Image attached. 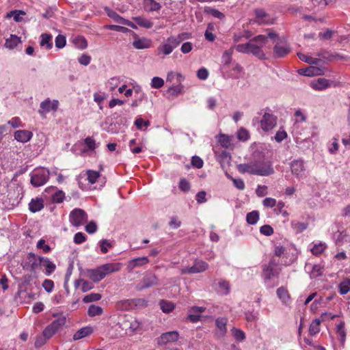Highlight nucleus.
<instances>
[{"instance_id":"473e14b6","label":"nucleus","mask_w":350,"mask_h":350,"mask_svg":"<svg viewBox=\"0 0 350 350\" xmlns=\"http://www.w3.org/2000/svg\"><path fill=\"white\" fill-rule=\"evenodd\" d=\"M40 38V46L45 47L48 50L51 49L53 46L52 36L48 33H42Z\"/></svg>"},{"instance_id":"603ef678","label":"nucleus","mask_w":350,"mask_h":350,"mask_svg":"<svg viewBox=\"0 0 350 350\" xmlns=\"http://www.w3.org/2000/svg\"><path fill=\"white\" fill-rule=\"evenodd\" d=\"M66 323V318L64 317H59L54 320L49 325L53 327L57 332L63 327Z\"/></svg>"},{"instance_id":"c756f323","label":"nucleus","mask_w":350,"mask_h":350,"mask_svg":"<svg viewBox=\"0 0 350 350\" xmlns=\"http://www.w3.org/2000/svg\"><path fill=\"white\" fill-rule=\"evenodd\" d=\"M83 144L85 147L81 150V153L94 151L97 147L95 140L91 137H86L84 139Z\"/></svg>"},{"instance_id":"6e6552de","label":"nucleus","mask_w":350,"mask_h":350,"mask_svg":"<svg viewBox=\"0 0 350 350\" xmlns=\"http://www.w3.org/2000/svg\"><path fill=\"white\" fill-rule=\"evenodd\" d=\"M260 127L264 131L273 129L277 124V118L273 114L265 113L260 120Z\"/></svg>"},{"instance_id":"4d7b16f0","label":"nucleus","mask_w":350,"mask_h":350,"mask_svg":"<svg viewBox=\"0 0 350 350\" xmlns=\"http://www.w3.org/2000/svg\"><path fill=\"white\" fill-rule=\"evenodd\" d=\"M227 176L228 178H230L232 181L234 186L237 189H238L239 190H243L245 189V183L243 179L234 178L229 175H228Z\"/></svg>"},{"instance_id":"864d4df0","label":"nucleus","mask_w":350,"mask_h":350,"mask_svg":"<svg viewBox=\"0 0 350 350\" xmlns=\"http://www.w3.org/2000/svg\"><path fill=\"white\" fill-rule=\"evenodd\" d=\"M297 55L301 61L308 63L310 64H317L319 62L318 59L310 57L301 53H297Z\"/></svg>"},{"instance_id":"72a5a7b5","label":"nucleus","mask_w":350,"mask_h":350,"mask_svg":"<svg viewBox=\"0 0 350 350\" xmlns=\"http://www.w3.org/2000/svg\"><path fill=\"white\" fill-rule=\"evenodd\" d=\"M133 20L140 27L146 29H150L153 26V23L143 16L133 17Z\"/></svg>"},{"instance_id":"79ce46f5","label":"nucleus","mask_w":350,"mask_h":350,"mask_svg":"<svg viewBox=\"0 0 350 350\" xmlns=\"http://www.w3.org/2000/svg\"><path fill=\"white\" fill-rule=\"evenodd\" d=\"M259 220V212L258 211H253L246 215V221L250 225L256 224Z\"/></svg>"},{"instance_id":"de8ad7c7","label":"nucleus","mask_w":350,"mask_h":350,"mask_svg":"<svg viewBox=\"0 0 350 350\" xmlns=\"http://www.w3.org/2000/svg\"><path fill=\"white\" fill-rule=\"evenodd\" d=\"M159 306L161 310L165 313H169L174 309V304L165 300H161L159 302Z\"/></svg>"},{"instance_id":"a18cd8bd","label":"nucleus","mask_w":350,"mask_h":350,"mask_svg":"<svg viewBox=\"0 0 350 350\" xmlns=\"http://www.w3.org/2000/svg\"><path fill=\"white\" fill-rule=\"evenodd\" d=\"M291 227L296 233H300L307 228L308 224L298 221H292Z\"/></svg>"},{"instance_id":"ea45409f","label":"nucleus","mask_w":350,"mask_h":350,"mask_svg":"<svg viewBox=\"0 0 350 350\" xmlns=\"http://www.w3.org/2000/svg\"><path fill=\"white\" fill-rule=\"evenodd\" d=\"M232 72L230 77L234 79H239L243 73V68L237 62L232 63Z\"/></svg>"},{"instance_id":"f3484780","label":"nucleus","mask_w":350,"mask_h":350,"mask_svg":"<svg viewBox=\"0 0 350 350\" xmlns=\"http://www.w3.org/2000/svg\"><path fill=\"white\" fill-rule=\"evenodd\" d=\"M87 276L94 282H98L105 278L100 266L96 269H88L87 271Z\"/></svg>"},{"instance_id":"4468645a","label":"nucleus","mask_w":350,"mask_h":350,"mask_svg":"<svg viewBox=\"0 0 350 350\" xmlns=\"http://www.w3.org/2000/svg\"><path fill=\"white\" fill-rule=\"evenodd\" d=\"M158 284V279L157 276L151 273H146L142 279L140 283L138 284L139 289H144L155 286Z\"/></svg>"},{"instance_id":"a878e982","label":"nucleus","mask_w":350,"mask_h":350,"mask_svg":"<svg viewBox=\"0 0 350 350\" xmlns=\"http://www.w3.org/2000/svg\"><path fill=\"white\" fill-rule=\"evenodd\" d=\"M276 293L278 297L281 300V301L284 304L288 305L290 304L291 297L286 288H285L283 286H281L277 289Z\"/></svg>"},{"instance_id":"4be33fe9","label":"nucleus","mask_w":350,"mask_h":350,"mask_svg":"<svg viewBox=\"0 0 350 350\" xmlns=\"http://www.w3.org/2000/svg\"><path fill=\"white\" fill-rule=\"evenodd\" d=\"M329 81L325 78H319L310 82L311 88L319 91L323 90L329 87Z\"/></svg>"},{"instance_id":"f8f14e48","label":"nucleus","mask_w":350,"mask_h":350,"mask_svg":"<svg viewBox=\"0 0 350 350\" xmlns=\"http://www.w3.org/2000/svg\"><path fill=\"white\" fill-rule=\"evenodd\" d=\"M134 40L133 46L136 49H146L151 47L152 42L150 38L139 37L135 33L133 32Z\"/></svg>"},{"instance_id":"680f3d73","label":"nucleus","mask_w":350,"mask_h":350,"mask_svg":"<svg viewBox=\"0 0 350 350\" xmlns=\"http://www.w3.org/2000/svg\"><path fill=\"white\" fill-rule=\"evenodd\" d=\"M135 125L136 126L137 129L139 130H142L143 127H148L150 126V123L148 120L144 121L141 118H138L135 120L134 122Z\"/></svg>"},{"instance_id":"9d476101","label":"nucleus","mask_w":350,"mask_h":350,"mask_svg":"<svg viewBox=\"0 0 350 350\" xmlns=\"http://www.w3.org/2000/svg\"><path fill=\"white\" fill-rule=\"evenodd\" d=\"M42 257L37 256L34 253L30 252L27 255V262H25L23 268L29 269L31 271L35 272L41 266Z\"/></svg>"},{"instance_id":"20e7f679","label":"nucleus","mask_w":350,"mask_h":350,"mask_svg":"<svg viewBox=\"0 0 350 350\" xmlns=\"http://www.w3.org/2000/svg\"><path fill=\"white\" fill-rule=\"evenodd\" d=\"M69 220L72 226L79 227L87 222L88 215L81 208H75L70 213Z\"/></svg>"},{"instance_id":"b1692460","label":"nucleus","mask_w":350,"mask_h":350,"mask_svg":"<svg viewBox=\"0 0 350 350\" xmlns=\"http://www.w3.org/2000/svg\"><path fill=\"white\" fill-rule=\"evenodd\" d=\"M44 208V200L42 198H33L29 203V209L31 213H36Z\"/></svg>"},{"instance_id":"7c9ffc66","label":"nucleus","mask_w":350,"mask_h":350,"mask_svg":"<svg viewBox=\"0 0 350 350\" xmlns=\"http://www.w3.org/2000/svg\"><path fill=\"white\" fill-rule=\"evenodd\" d=\"M217 139L219 144L225 148H228L232 146V137L228 135L219 134L217 136Z\"/></svg>"},{"instance_id":"a211bd4d","label":"nucleus","mask_w":350,"mask_h":350,"mask_svg":"<svg viewBox=\"0 0 350 350\" xmlns=\"http://www.w3.org/2000/svg\"><path fill=\"white\" fill-rule=\"evenodd\" d=\"M205 311V308L200 306H193L189 309L187 319L193 323L198 321L201 314Z\"/></svg>"},{"instance_id":"58836bf2","label":"nucleus","mask_w":350,"mask_h":350,"mask_svg":"<svg viewBox=\"0 0 350 350\" xmlns=\"http://www.w3.org/2000/svg\"><path fill=\"white\" fill-rule=\"evenodd\" d=\"M338 291L340 295H346L350 291V278H346L338 284Z\"/></svg>"},{"instance_id":"3c124183","label":"nucleus","mask_w":350,"mask_h":350,"mask_svg":"<svg viewBox=\"0 0 350 350\" xmlns=\"http://www.w3.org/2000/svg\"><path fill=\"white\" fill-rule=\"evenodd\" d=\"M205 12L212 15L213 17L219 18L220 20H223L225 18L224 14L215 8H206L205 9Z\"/></svg>"},{"instance_id":"0eeeda50","label":"nucleus","mask_w":350,"mask_h":350,"mask_svg":"<svg viewBox=\"0 0 350 350\" xmlns=\"http://www.w3.org/2000/svg\"><path fill=\"white\" fill-rule=\"evenodd\" d=\"M256 22L258 24L271 25L274 23V18L270 16L264 9L256 8L254 11Z\"/></svg>"},{"instance_id":"393cba45","label":"nucleus","mask_w":350,"mask_h":350,"mask_svg":"<svg viewBox=\"0 0 350 350\" xmlns=\"http://www.w3.org/2000/svg\"><path fill=\"white\" fill-rule=\"evenodd\" d=\"M32 136V133L26 130H19L14 133L15 139L23 143L29 141Z\"/></svg>"},{"instance_id":"052dcab7","label":"nucleus","mask_w":350,"mask_h":350,"mask_svg":"<svg viewBox=\"0 0 350 350\" xmlns=\"http://www.w3.org/2000/svg\"><path fill=\"white\" fill-rule=\"evenodd\" d=\"M237 138L241 141H247L250 138L248 131L244 128H241L237 132Z\"/></svg>"},{"instance_id":"5fc2aeb1","label":"nucleus","mask_w":350,"mask_h":350,"mask_svg":"<svg viewBox=\"0 0 350 350\" xmlns=\"http://www.w3.org/2000/svg\"><path fill=\"white\" fill-rule=\"evenodd\" d=\"M346 237L347 232L345 230H338L334 234V239L337 244L342 243Z\"/></svg>"},{"instance_id":"69168bd1","label":"nucleus","mask_w":350,"mask_h":350,"mask_svg":"<svg viewBox=\"0 0 350 350\" xmlns=\"http://www.w3.org/2000/svg\"><path fill=\"white\" fill-rule=\"evenodd\" d=\"M65 198V193L62 191H57L52 196V200L56 203L63 202Z\"/></svg>"},{"instance_id":"37998d69","label":"nucleus","mask_w":350,"mask_h":350,"mask_svg":"<svg viewBox=\"0 0 350 350\" xmlns=\"http://www.w3.org/2000/svg\"><path fill=\"white\" fill-rule=\"evenodd\" d=\"M86 175L88 182L92 185L94 184L97 181L98 178L100 176V173L97 171L88 170L86 171Z\"/></svg>"},{"instance_id":"e433bc0d","label":"nucleus","mask_w":350,"mask_h":350,"mask_svg":"<svg viewBox=\"0 0 350 350\" xmlns=\"http://www.w3.org/2000/svg\"><path fill=\"white\" fill-rule=\"evenodd\" d=\"M21 38L15 35H11L9 38L6 39L5 46L9 49H13L21 43Z\"/></svg>"},{"instance_id":"6ab92c4d","label":"nucleus","mask_w":350,"mask_h":350,"mask_svg":"<svg viewBox=\"0 0 350 350\" xmlns=\"http://www.w3.org/2000/svg\"><path fill=\"white\" fill-rule=\"evenodd\" d=\"M149 262L148 257L143 256L133 258L128 262L127 269L129 272L132 271L135 268L142 267Z\"/></svg>"},{"instance_id":"e2e57ef3","label":"nucleus","mask_w":350,"mask_h":350,"mask_svg":"<svg viewBox=\"0 0 350 350\" xmlns=\"http://www.w3.org/2000/svg\"><path fill=\"white\" fill-rule=\"evenodd\" d=\"M55 46L58 49H62L63 47H64V46L66 45V38L63 35H58L56 38H55Z\"/></svg>"},{"instance_id":"c9c22d12","label":"nucleus","mask_w":350,"mask_h":350,"mask_svg":"<svg viewBox=\"0 0 350 350\" xmlns=\"http://www.w3.org/2000/svg\"><path fill=\"white\" fill-rule=\"evenodd\" d=\"M144 8L149 12L158 11L161 8L159 3L154 0H144Z\"/></svg>"},{"instance_id":"13d9d810","label":"nucleus","mask_w":350,"mask_h":350,"mask_svg":"<svg viewBox=\"0 0 350 350\" xmlns=\"http://www.w3.org/2000/svg\"><path fill=\"white\" fill-rule=\"evenodd\" d=\"M99 244H100V251L103 254H106L108 252L109 249L113 247L111 243H110L107 239L100 240L99 242Z\"/></svg>"},{"instance_id":"774afa93","label":"nucleus","mask_w":350,"mask_h":350,"mask_svg":"<svg viewBox=\"0 0 350 350\" xmlns=\"http://www.w3.org/2000/svg\"><path fill=\"white\" fill-rule=\"evenodd\" d=\"M56 332L57 331L50 325L46 326L42 332L43 335L49 339H50Z\"/></svg>"},{"instance_id":"5701e85b","label":"nucleus","mask_w":350,"mask_h":350,"mask_svg":"<svg viewBox=\"0 0 350 350\" xmlns=\"http://www.w3.org/2000/svg\"><path fill=\"white\" fill-rule=\"evenodd\" d=\"M236 45L237 44L233 45L230 49H228V50H226L223 53V54L221 55V64H222L223 66H228L232 63V55H233L234 50L235 49Z\"/></svg>"},{"instance_id":"2f4dec72","label":"nucleus","mask_w":350,"mask_h":350,"mask_svg":"<svg viewBox=\"0 0 350 350\" xmlns=\"http://www.w3.org/2000/svg\"><path fill=\"white\" fill-rule=\"evenodd\" d=\"M230 284L228 282L219 280L217 282V291L221 295H228L230 292Z\"/></svg>"},{"instance_id":"7ed1b4c3","label":"nucleus","mask_w":350,"mask_h":350,"mask_svg":"<svg viewBox=\"0 0 350 350\" xmlns=\"http://www.w3.org/2000/svg\"><path fill=\"white\" fill-rule=\"evenodd\" d=\"M49 171L44 167L36 168L31 172V183L34 187H40L44 185L49 178Z\"/></svg>"},{"instance_id":"49530a36","label":"nucleus","mask_w":350,"mask_h":350,"mask_svg":"<svg viewBox=\"0 0 350 350\" xmlns=\"http://www.w3.org/2000/svg\"><path fill=\"white\" fill-rule=\"evenodd\" d=\"M228 322V319L224 317L218 318L215 321V324L217 327L221 331V334L224 335L226 334L227 331L226 324Z\"/></svg>"},{"instance_id":"bb28decb","label":"nucleus","mask_w":350,"mask_h":350,"mask_svg":"<svg viewBox=\"0 0 350 350\" xmlns=\"http://www.w3.org/2000/svg\"><path fill=\"white\" fill-rule=\"evenodd\" d=\"M93 332V329L90 326L83 327L77 330L73 335V340H78L90 336Z\"/></svg>"},{"instance_id":"f704fd0d","label":"nucleus","mask_w":350,"mask_h":350,"mask_svg":"<svg viewBox=\"0 0 350 350\" xmlns=\"http://www.w3.org/2000/svg\"><path fill=\"white\" fill-rule=\"evenodd\" d=\"M42 266L45 267V273L47 275H51L56 268V265L47 258L42 257Z\"/></svg>"},{"instance_id":"f257e3e1","label":"nucleus","mask_w":350,"mask_h":350,"mask_svg":"<svg viewBox=\"0 0 350 350\" xmlns=\"http://www.w3.org/2000/svg\"><path fill=\"white\" fill-rule=\"evenodd\" d=\"M268 42V37L258 35L246 43L237 44L235 50L241 53L252 54L260 59H266L265 51L267 49H270V46H267Z\"/></svg>"},{"instance_id":"cd10ccee","label":"nucleus","mask_w":350,"mask_h":350,"mask_svg":"<svg viewBox=\"0 0 350 350\" xmlns=\"http://www.w3.org/2000/svg\"><path fill=\"white\" fill-rule=\"evenodd\" d=\"M299 74L307 77H312L320 75L321 70L315 66H309L306 68H301L298 70Z\"/></svg>"},{"instance_id":"6e6d98bb","label":"nucleus","mask_w":350,"mask_h":350,"mask_svg":"<svg viewBox=\"0 0 350 350\" xmlns=\"http://www.w3.org/2000/svg\"><path fill=\"white\" fill-rule=\"evenodd\" d=\"M101 295L99 293H90L85 296L83 299V302L90 303L92 301H98L101 299Z\"/></svg>"},{"instance_id":"aec40b11","label":"nucleus","mask_w":350,"mask_h":350,"mask_svg":"<svg viewBox=\"0 0 350 350\" xmlns=\"http://www.w3.org/2000/svg\"><path fill=\"white\" fill-rule=\"evenodd\" d=\"M101 269L105 273V276L115 272L119 271L122 267L120 262H110L100 265Z\"/></svg>"},{"instance_id":"0e129e2a","label":"nucleus","mask_w":350,"mask_h":350,"mask_svg":"<svg viewBox=\"0 0 350 350\" xmlns=\"http://www.w3.org/2000/svg\"><path fill=\"white\" fill-rule=\"evenodd\" d=\"M75 44L80 49H84L88 46V42L83 37L77 38L75 40Z\"/></svg>"},{"instance_id":"4c0bfd02","label":"nucleus","mask_w":350,"mask_h":350,"mask_svg":"<svg viewBox=\"0 0 350 350\" xmlns=\"http://www.w3.org/2000/svg\"><path fill=\"white\" fill-rule=\"evenodd\" d=\"M130 150L133 154H137L144 151V147L141 143H137V139H132L129 142Z\"/></svg>"},{"instance_id":"f03ea898","label":"nucleus","mask_w":350,"mask_h":350,"mask_svg":"<svg viewBox=\"0 0 350 350\" xmlns=\"http://www.w3.org/2000/svg\"><path fill=\"white\" fill-rule=\"evenodd\" d=\"M180 44V40L176 36H172L165 39L157 47V55L161 58L171 54L173 51Z\"/></svg>"},{"instance_id":"a19ab883","label":"nucleus","mask_w":350,"mask_h":350,"mask_svg":"<svg viewBox=\"0 0 350 350\" xmlns=\"http://www.w3.org/2000/svg\"><path fill=\"white\" fill-rule=\"evenodd\" d=\"M326 248V243L319 242L314 244L313 247L310 249V251L314 255L317 256L322 254Z\"/></svg>"},{"instance_id":"9b49d317","label":"nucleus","mask_w":350,"mask_h":350,"mask_svg":"<svg viewBox=\"0 0 350 350\" xmlns=\"http://www.w3.org/2000/svg\"><path fill=\"white\" fill-rule=\"evenodd\" d=\"M179 338V333L177 331L167 332L162 334L157 338V343L162 346L167 343L176 342Z\"/></svg>"},{"instance_id":"dca6fc26","label":"nucleus","mask_w":350,"mask_h":350,"mask_svg":"<svg viewBox=\"0 0 350 350\" xmlns=\"http://www.w3.org/2000/svg\"><path fill=\"white\" fill-rule=\"evenodd\" d=\"M237 170L240 173H248L253 175L260 174V171L256 170L255 161L247 163H242L237 165Z\"/></svg>"},{"instance_id":"338daca9","label":"nucleus","mask_w":350,"mask_h":350,"mask_svg":"<svg viewBox=\"0 0 350 350\" xmlns=\"http://www.w3.org/2000/svg\"><path fill=\"white\" fill-rule=\"evenodd\" d=\"M232 334H233L234 337L237 340L242 341L245 338V333L242 330H241L239 329L233 328L232 329Z\"/></svg>"},{"instance_id":"ddd939ff","label":"nucleus","mask_w":350,"mask_h":350,"mask_svg":"<svg viewBox=\"0 0 350 350\" xmlns=\"http://www.w3.org/2000/svg\"><path fill=\"white\" fill-rule=\"evenodd\" d=\"M291 169L292 174L297 178H302L306 170L304 161L301 159L293 160L291 163Z\"/></svg>"},{"instance_id":"412c9836","label":"nucleus","mask_w":350,"mask_h":350,"mask_svg":"<svg viewBox=\"0 0 350 350\" xmlns=\"http://www.w3.org/2000/svg\"><path fill=\"white\" fill-rule=\"evenodd\" d=\"M273 262L271 261L268 265H264L262 267V277L265 280H270L272 277L279 274V271L273 268Z\"/></svg>"},{"instance_id":"09e8293b","label":"nucleus","mask_w":350,"mask_h":350,"mask_svg":"<svg viewBox=\"0 0 350 350\" xmlns=\"http://www.w3.org/2000/svg\"><path fill=\"white\" fill-rule=\"evenodd\" d=\"M320 324L321 321L318 319L312 321L309 327V333L310 335H315L320 332Z\"/></svg>"},{"instance_id":"39448f33","label":"nucleus","mask_w":350,"mask_h":350,"mask_svg":"<svg viewBox=\"0 0 350 350\" xmlns=\"http://www.w3.org/2000/svg\"><path fill=\"white\" fill-rule=\"evenodd\" d=\"M256 170L260 171V174L257 176H267L274 173V170L271 161L265 160L255 161Z\"/></svg>"},{"instance_id":"423d86ee","label":"nucleus","mask_w":350,"mask_h":350,"mask_svg":"<svg viewBox=\"0 0 350 350\" xmlns=\"http://www.w3.org/2000/svg\"><path fill=\"white\" fill-rule=\"evenodd\" d=\"M58 106L59 102L57 100H51L49 98H46L41 102L38 113L42 116H44L51 111H56L58 109Z\"/></svg>"},{"instance_id":"c03bdc74","label":"nucleus","mask_w":350,"mask_h":350,"mask_svg":"<svg viewBox=\"0 0 350 350\" xmlns=\"http://www.w3.org/2000/svg\"><path fill=\"white\" fill-rule=\"evenodd\" d=\"M103 308L100 306L92 304L89 306L88 314L90 317L99 316L103 314Z\"/></svg>"},{"instance_id":"2eb2a0df","label":"nucleus","mask_w":350,"mask_h":350,"mask_svg":"<svg viewBox=\"0 0 350 350\" xmlns=\"http://www.w3.org/2000/svg\"><path fill=\"white\" fill-rule=\"evenodd\" d=\"M291 49L285 42H278L273 47V57L281 58L289 53Z\"/></svg>"},{"instance_id":"1a4fd4ad","label":"nucleus","mask_w":350,"mask_h":350,"mask_svg":"<svg viewBox=\"0 0 350 350\" xmlns=\"http://www.w3.org/2000/svg\"><path fill=\"white\" fill-rule=\"evenodd\" d=\"M208 267V264L202 260H198L191 267L183 268L180 271L182 274L198 273L206 271Z\"/></svg>"},{"instance_id":"c85d7f7f","label":"nucleus","mask_w":350,"mask_h":350,"mask_svg":"<svg viewBox=\"0 0 350 350\" xmlns=\"http://www.w3.org/2000/svg\"><path fill=\"white\" fill-rule=\"evenodd\" d=\"M217 159L218 162L220 163L221 167L224 168L226 166L229 165L230 161H231V156L226 151H222L217 156Z\"/></svg>"},{"instance_id":"bf43d9fd","label":"nucleus","mask_w":350,"mask_h":350,"mask_svg":"<svg viewBox=\"0 0 350 350\" xmlns=\"http://www.w3.org/2000/svg\"><path fill=\"white\" fill-rule=\"evenodd\" d=\"M150 85L152 88L159 89L163 86L164 81L161 77H154L152 79Z\"/></svg>"},{"instance_id":"8fccbe9b","label":"nucleus","mask_w":350,"mask_h":350,"mask_svg":"<svg viewBox=\"0 0 350 350\" xmlns=\"http://www.w3.org/2000/svg\"><path fill=\"white\" fill-rule=\"evenodd\" d=\"M106 10H107V15L109 17L112 18L117 23H120L122 25L123 24L125 18H122V16L118 15L116 12H114L113 10H111L109 9H107V10L106 9Z\"/></svg>"}]
</instances>
